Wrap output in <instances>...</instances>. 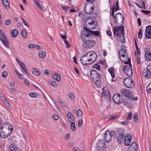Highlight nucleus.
Masks as SVG:
<instances>
[{
	"label": "nucleus",
	"mask_w": 151,
	"mask_h": 151,
	"mask_svg": "<svg viewBox=\"0 0 151 151\" xmlns=\"http://www.w3.org/2000/svg\"><path fill=\"white\" fill-rule=\"evenodd\" d=\"M69 96L72 100H73L74 99V95L73 93H70L69 94Z\"/></svg>",
	"instance_id": "53"
},
{
	"label": "nucleus",
	"mask_w": 151,
	"mask_h": 151,
	"mask_svg": "<svg viewBox=\"0 0 151 151\" xmlns=\"http://www.w3.org/2000/svg\"><path fill=\"white\" fill-rule=\"evenodd\" d=\"M2 1L4 7L6 9H8L10 7V4L7 0H2Z\"/></svg>",
	"instance_id": "28"
},
{
	"label": "nucleus",
	"mask_w": 151,
	"mask_h": 151,
	"mask_svg": "<svg viewBox=\"0 0 151 151\" xmlns=\"http://www.w3.org/2000/svg\"><path fill=\"white\" fill-rule=\"evenodd\" d=\"M147 91L148 93L151 92V86L150 84H149L147 87Z\"/></svg>",
	"instance_id": "52"
},
{
	"label": "nucleus",
	"mask_w": 151,
	"mask_h": 151,
	"mask_svg": "<svg viewBox=\"0 0 151 151\" xmlns=\"http://www.w3.org/2000/svg\"><path fill=\"white\" fill-rule=\"evenodd\" d=\"M17 91V89L15 88H12L10 89V90L9 91L11 92H16Z\"/></svg>",
	"instance_id": "56"
},
{
	"label": "nucleus",
	"mask_w": 151,
	"mask_h": 151,
	"mask_svg": "<svg viewBox=\"0 0 151 151\" xmlns=\"http://www.w3.org/2000/svg\"><path fill=\"white\" fill-rule=\"evenodd\" d=\"M113 99L114 103L117 104L122 103L123 101L122 97L118 93H115L113 95Z\"/></svg>",
	"instance_id": "15"
},
{
	"label": "nucleus",
	"mask_w": 151,
	"mask_h": 151,
	"mask_svg": "<svg viewBox=\"0 0 151 151\" xmlns=\"http://www.w3.org/2000/svg\"><path fill=\"white\" fill-rule=\"evenodd\" d=\"M3 102L6 105L7 107H10L11 106V105L9 102L6 99L5 97L2 99Z\"/></svg>",
	"instance_id": "30"
},
{
	"label": "nucleus",
	"mask_w": 151,
	"mask_h": 151,
	"mask_svg": "<svg viewBox=\"0 0 151 151\" xmlns=\"http://www.w3.org/2000/svg\"><path fill=\"white\" fill-rule=\"evenodd\" d=\"M73 151H81L80 149L77 147H74Z\"/></svg>",
	"instance_id": "64"
},
{
	"label": "nucleus",
	"mask_w": 151,
	"mask_h": 151,
	"mask_svg": "<svg viewBox=\"0 0 151 151\" xmlns=\"http://www.w3.org/2000/svg\"><path fill=\"white\" fill-rule=\"evenodd\" d=\"M58 101L59 104L62 106H65V104L63 101L60 98L58 99Z\"/></svg>",
	"instance_id": "42"
},
{
	"label": "nucleus",
	"mask_w": 151,
	"mask_h": 151,
	"mask_svg": "<svg viewBox=\"0 0 151 151\" xmlns=\"http://www.w3.org/2000/svg\"><path fill=\"white\" fill-rule=\"evenodd\" d=\"M76 114L77 116L78 117H80L82 116V112L80 109H79L77 110Z\"/></svg>",
	"instance_id": "44"
},
{
	"label": "nucleus",
	"mask_w": 151,
	"mask_h": 151,
	"mask_svg": "<svg viewBox=\"0 0 151 151\" xmlns=\"http://www.w3.org/2000/svg\"><path fill=\"white\" fill-rule=\"evenodd\" d=\"M123 83L124 85L129 88H133L134 86L133 81L129 78H125L123 80Z\"/></svg>",
	"instance_id": "13"
},
{
	"label": "nucleus",
	"mask_w": 151,
	"mask_h": 151,
	"mask_svg": "<svg viewBox=\"0 0 151 151\" xmlns=\"http://www.w3.org/2000/svg\"><path fill=\"white\" fill-rule=\"evenodd\" d=\"M94 10V6L93 4L86 3L84 8L85 12L86 14H91L93 13Z\"/></svg>",
	"instance_id": "10"
},
{
	"label": "nucleus",
	"mask_w": 151,
	"mask_h": 151,
	"mask_svg": "<svg viewBox=\"0 0 151 151\" xmlns=\"http://www.w3.org/2000/svg\"><path fill=\"white\" fill-rule=\"evenodd\" d=\"M49 83L54 87H56L57 86V83L55 81H50L49 82Z\"/></svg>",
	"instance_id": "41"
},
{
	"label": "nucleus",
	"mask_w": 151,
	"mask_h": 151,
	"mask_svg": "<svg viewBox=\"0 0 151 151\" xmlns=\"http://www.w3.org/2000/svg\"><path fill=\"white\" fill-rule=\"evenodd\" d=\"M141 11L142 12L144 13L145 14H149L150 13V11L145 10H141Z\"/></svg>",
	"instance_id": "57"
},
{
	"label": "nucleus",
	"mask_w": 151,
	"mask_h": 151,
	"mask_svg": "<svg viewBox=\"0 0 151 151\" xmlns=\"http://www.w3.org/2000/svg\"><path fill=\"white\" fill-rule=\"evenodd\" d=\"M142 29H140L138 33V37L139 39L141 38L142 37Z\"/></svg>",
	"instance_id": "48"
},
{
	"label": "nucleus",
	"mask_w": 151,
	"mask_h": 151,
	"mask_svg": "<svg viewBox=\"0 0 151 151\" xmlns=\"http://www.w3.org/2000/svg\"><path fill=\"white\" fill-rule=\"evenodd\" d=\"M115 4H114V6H112V9H111V10H112L111 15L113 17L114 16V12L115 11Z\"/></svg>",
	"instance_id": "49"
},
{
	"label": "nucleus",
	"mask_w": 151,
	"mask_h": 151,
	"mask_svg": "<svg viewBox=\"0 0 151 151\" xmlns=\"http://www.w3.org/2000/svg\"><path fill=\"white\" fill-rule=\"evenodd\" d=\"M52 76L54 79L58 81L59 82L60 81V76L59 74L57 73H54L52 74Z\"/></svg>",
	"instance_id": "25"
},
{
	"label": "nucleus",
	"mask_w": 151,
	"mask_h": 151,
	"mask_svg": "<svg viewBox=\"0 0 151 151\" xmlns=\"http://www.w3.org/2000/svg\"><path fill=\"white\" fill-rule=\"evenodd\" d=\"M35 48H36L37 49L39 50H41L42 49V48L41 47L37 44H36L35 45Z\"/></svg>",
	"instance_id": "62"
},
{
	"label": "nucleus",
	"mask_w": 151,
	"mask_h": 151,
	"mask_svg": "<svg viewBox=\"0 0 151 151\" xmlns=\"http://www.w3.org/2000/svg\"><path fill=\"white\" fill-rule=\"evenodd\" d=\"M22 35L24 38H26L27 36V32L24 29H23L21 32Z\"/></svg>",
	"instance_id": "37"
},
{
	"label": "nucleus",
	"mask_w": 151,
	"mask_h": 151,
	"mask_svg": "<svg viewBox=\"0 0 151 151\" xmlns=\"http://www.w3.org/2000/svg\"><path fill=\"white\" fill-rule=\"evenodd\" d=\"M131 64L129 65H124L123 68V71L129 77H131L133 75V71L132 69Z\"/></svg>",
	"instance_id": "8"
},
{
	"label": "nucleus",
	"mask_w": 151,
	"mask_h": 151,
	"mask_svg": "<svg viewBox=\"0 0 151 151\" xmlns=\"http://www.w3.org/2000/svg\"><path fill=\"white\" fill-rule=\"evenodd\" d=\"M96 147L98 150L103 151L106 147L104 141L102 139L99 140L96 144Z\"/></svg>",
	"instance_id": "14"
},
{
	"label": "nucleus",
	"mask_w": 151,
	"mask_h": 151,
	"mask_svg": "<svg viewBox=\"0 0 151 151\" xmlns=\"http://www.w3.org/2000/svg\"><path fill=\"white\" fill-rule=\"evenodd\" d=\"M126 47L123 45L120 51L119 52V55L120 60L123 61H125L127 58V54Z\"/></svg>",
	"instance_id": "5"
},
{
	"label": "nucleus",
	"mask_w": 151,
	"mask_h": 151,
	"mask_svg": "<svg viewBox=\"0 0 151 151\" xmlns=\"http://www.w3.org/2000/svg\"><path fill=\"white\" fill-rule=\"evenodd\" d=\"M132 114L131 112H130L129 113L127 117V119L128 120H130L131 119L132 116Z\"/></svg>",
	"instance_id": "54"
},
{
	"label": "nucleus",
	"mask_w": 151,
	"mask_h": 151,
	"mask_svg": "<svg viewBox=\"0 0 151 151\" xmlns=\"http://www.w3.org/2000/svg\"><path fill=\"white\" fill-rule=\"evenodd\" d=\"M67 116L70 123L74 122V117L72 114L69 111H68V115H67Z\"/></svg>",
	"instance_id": "24"
},
{
	"label": "nucleus",
	"mask_w": 151,
	"mask_h": 151,
	"mask_svg": "<svg viewBox=\"0 0 151 151\" xmlns=\"http://www.w3.org/2000/svg\"><path fill=\"white\" fill-rule=\"evenodd\" d=\"M37 7L41 10H42V8L40 6L39 1L35 4Z\"/></svg>",
	"instance_id": "58"
},
{
	"label": "nucleus",
	"mask_w": 151,
	"mask_h": 151,
	"mask_svg": "<svg viewBox=\"0 0 151 151\" xmlns=\"http://www.w3.org/2000/svg\"><path fill=\"white\" fill-rule=\"evenodd\" d=\"M145 35L147 39L151 38V25L147 26L145 29Z\"/></svg>",
	"instance_id": "18"
},
{
	"label": "nucleus",
	"mask_w": 151,
	"mask_h": 151,
	"mask_svg": "<svg viewBox=\"0 0 151 151\" xmlns=\"http://www.w3.org/2000/svg\"><path fill=\"white\" fill-rule=\"evenodd\" d=\"M119 37L120 39H121V42L122 43H124L125 42V40L124 34L119 36Z\"/></svg>",
	"instance_id": "45"
},
{
	"label": "nucleus",
	"mask_w": 151,
	"mask_h": 151,
	"mask_svg": "<svg viewBox=\"0 0 151 151\" xmlns=\"http://www.w3.org/2000/svg\"><path fill=\"white\" fill-rule=\"evenodd\" d=\"M137 146L136 143L133 142L129 147L128 151H137Z\"/></svg>",
	"instance_id": "22"
},
{
	"label": "nucleus",
	"mask_w": 151,
	"mask_h": 151,
	"mask_svg": "<svg viewBox=\"0 0 151 151\" xmlns=\"http://www.w3.org/2000/svg\"><path fill=\"white\" fill-rule=\"evenodd\" d=\"M121 92L123 96L127 97L131 100L133 99L132 93L130 90L124 88L122 89L121 90Z\"/></svg>",
	"instance_id": "11"
},
{
	"label": "nucleus",
	"mask_w": 151,
	"mask_h": 151,
	"mask_svg": "<svg viewBox=\"0 0 151 151\" xmlns=\"http://www.w3.org/2000/svg\"><path fill=\"white\" fill-rule=\"evenodd\" d=\"M87 55L88 57V60L90 64H92L96 60L97 55L96 53L93 51H91L87 53Z\"/></svg>",
	"instance_id": "9"
},
{
	"label": "nucleus",
	"mask_w": 151,
	"mask_h": 151,
	"mask_svg": "<svg viewBox=\"0 0 151 151\" xmlns=\"http://www.w3.org/2000/svg\"><path fill=\"white\" fill-rule=\"evenodd\" d=\"M85 37H86L85 33L82 32L81 38L84 42V44L86 45V47L90 48L95 45L96 43L95 41L93 40L87 39Z\"/></svg>",
	"instance_id": "4"
},
{
	"label": "nucleus",
	"mask_w": 151,
	"mask_h": 151,
	"mask_svg": "<svg viewBox=\"0 0 151 151\" xmlns=\"http://www.w3.org/2000/svg\"><path fill=\"white\" fill-rule=\"evenodd\" d=\"M46 56V53L43 51H40L39 52V56L40 58L44 59Z\"/></svg>",
	"instance_id": "32"
},
{
	"label": "nucleus",
	"mask_w": 151,
	"mask_h": 151,
	"mask_svg": "<svg viewBox=\"0 0 151 151\" xmlns=\"http://www.w3.org/2000/svg\"><path fill=\"white\" fill-rule=\"evenodd\" d=\"M71 124V126L72 130L75 132L76 130V127L75 123L73 122H72L70 123Z\"/></svg>",
	"instance_id": "39"
},
{
	"label": "nucleus",
	"mask_w": 151,
	"mask_h": 151,
	"mask_svg": "<svg viewBox=\"0 0 151 151\" xmlns=\"http://www.w3.org/2000/svg\"><path fill=\"white\" fill-rule=\"evenodd\" d=\"M115 19L114 22L116 24H118V18H120L122 20V22L124 21V16L121 14L118 13L116 14L115 16L113 17Z\"/></svg>",
	"instance_id": "21"
},
{
	"label": "nucleus",
	"mask_w": 151,
	"mask_h": 151,
	"mask_svg": "<svg viewBox=\"0 0 151 151\" xmlns=\"http://www.w3.org/2000/svg\"><path fill=\"white\" fill-rule=\"evenodd\" d=\"M85 22L86 29L88 30H92L96 27L97 22L93 17H88L86 19Z\"/></svg>",
	"instance_id": "2"
},
{
	"label": "nucleus",
	"mask_w": 151,
	"mask_h": 151,
	"mask_svg": "<svg viewBox=\"0 0 151 151\" xmlns=\"http://www.w3.org/2000/svg\"><path fill=\"white\" fill-rule=\"evenodd\" d=\"M141 4L142 5V6H140L139 5L136 4L137 5L139 8H143V7H145V4L144 3V1H141Z\"/></svg>",
	"instance_id": "47"
},
{
	"label": "nucleus",
	"mask_w": 151,
	"mask_h": 151,
	"mask_svg": "<svg viewBox=\"0 0 151 151\" xmlns=\"http://www.w3.org/2000/svg\"><path fill=\"white\" fill-rule=\"evenodd\" d=\"M142 75L145 78L148 79L151 77V65H147L142 71Z\"/></svg>",
	"instance_id": "6"
},
{
	"label": "nucleus",
	"mask_w": 151,
	"mask_h": 151,
	"mask_svg": "<svg viewBox=\"0 0 151 151\" xmlns=\"http://www.w3.org/2000/svg\"><path fill=\"white\" fill-rule=\"evenodd\" d=\"M9 151H21L20 149L18 148L16 145L12 144L10 145L8 148Z\"/></svg>",
	"instance_id": "23"
},
{
	"label": "nucleus",
	"mask_w": 151,
	"mask_h": 151,
	"mask_svg": "<svg viewBox=\"0 0 151 151\" xmlns=\"http://www.w3.org/2000/svg\"><path fill=\"white\" fill-rule=\"evenodd\" d=\"M18 33V30L15 29H13V30L12 33V35L15 38L17 36Z\"/></svg>",
	"instance_id": "33"
},
{
	"label": "nucleus",
	"mask_w": 151,
	"mask_h": 151,
	"mask_svg": "<svg viewBox=\"0 0 151 151\" xmlns=\"http://www.w3.org/2000/svg\"><path fill=\"white\" fill-rule=\"evenodd\" d=\"M88 57L87 55V53L83 55L80 59V61L81 63L85 65L90 64L89 62Z\"/></svg>",
	"instance_id": "16"
},
{
	"label": "nucleus",
	"mask_w": 151,
	"mask_h": 151,
	"mask_svg": "<svg viewBox=\"0 0 151 151\" xmlns=\"http://www.w3.org/2000/svg\"><path fill=\"white\" fill-rule=\"evenodd\" d=\"M132 135L129 134H127L125 135L124 143L125 145L128 146L130 144L132 139Z\"/></svg>",
	"instance_id": "17"
},
{
	"label": "nucleus",
	"mask_w": 151,
	"mask_h": 151,
	"mask_svg": "<svg viewBox=\"0 0 151 151\" xmlns=\"http://www.w3.org/2000/svg\"><path fill=\"white\" fill-rule=\"evenodd\" d=\"M104 139L106 142H110L111 139V133L107 130L104 133Z\"/></svg>",
	"instance_id": "20"
},
{
	"label": "nucleus",
	"mask_w": 151,
	"mask_h": 151,
	"mask_svg": "<svg viewBox=\"0 0 151 151\" xmlns=\"http://www.w3.org/2000/svg\"><path fill=\"white\" fill-rule=\"evenodd\" d=\"M61 37L64 39V41L66 45V36L65 35H63L61 33L60 34Z\"/></svg>",
	"instance_id": "50"
},
{
	"label": "nucleus",
	"mask_w": 151,
	"mask_h": 151,
	"mask_svg": "<svg viewBox=\"0 0 151 151\" xmlns=\"http://www.w3.org/2000/svg\"><path fill=\"white\" fill-rule=\"evenodd\" d=\"M117 132L119 136H124V130L123 128L118 129Z\"/></svg>",
	"instance_id": "29"
},
{
	"label": "nucleus",
	"mask_w": 151,
	"mask_h": 151,
	"mask_svg": "<svg viewBox=\"0 0 151 151\" xmlns=\"http://www.w3.org/2000/svg\"><path fill=\"white\" fill-rule=\"evenodd\" d=\"M109 71L111 74V76L113 78H114L115 77V70L113 68L109 69Z\"/></svg>",
	"instance_id": "31"
},
{
	"label": "nucleus",
	"mask_w": 151,
	"mask_h": 151,
	"mask_svg": "<svg viewBox=\"0 0 151 151\" xmlns=\"http://www.w3.org/2000/svg\"><path fill=\"white\" fill-rule=\"evenodd\" d=\"M72 44L71 43L68 42L67 41V48H70L71 47Z\"/></svg>",
	"instance_id": "63"
},
{
	"label": "nucleus",
	"mask_w": 151,
	"mask_h": 151,
	"mask_svg": "<svg viewBox=\"0 0 151 151\" xmlns=\"http://www.w3.org/2000/svg\"><path fill=\"white\" fill-rule=\"evenodd\" d=\"M0 38L2 42L6 39L4 34L2 32H0Z\"/></svg>",
	"instance_id": "34"
},
{
	"label": "nucleus",
	"mask_w": 151,
	"mask_h": 151,
	"mask_svg": "<svg viewBox=\"0 0 151 151\" xmlns=\"http://www.w3.org/2000/svg\"><path fill=\"white\" fill-rule=\"evenodd\" d=\"M13 130V127L10 123H7L2 125L0 128V136L3 139L9 137Z\"/></svg>",
	"instance_id": "1"
},
{
	"label": "nucleus",
	"mask_w": 151,
	"mask_h": 151,
	"mask_svg": "<svg viewBox=\"0 0 151 151\" xmlns=\"http://www.w3.org/2000/svg\"><path fill=\"white\" fill-rule=\"evenodd\" d=\"M85 30L83 31L82 32H84L85 33L86 37H88L90 35H93L95 36H98L99 35V33L98 31H90L87 29L85 27H84Z\"/></svg>",
	"instance_id": "12"
},
{
	"label": "nucleus",
	"mask_w": 151,
	"mask_h": 151,
	"mask_svg": "<svg viewBox=\"0 0 151 151\" xmlns=\"http://www.w3.org/2000/svg\"><path fill=\"white\" fill-rule=\"evenodd\" d=\"M23 70V71H22V73L26 75H28V72L27 68L25 67V68H22Z\"/></svg>",
	"instance_id": "46"
},
{
	"label": "nucleus",
	"mask_w": 151,
	"mask_h": 151,
	"mask_svg": "<svg viewBox=\"0 0 151 151\" xmlns=\"http://www.w3.org/2000/svg\"><path fill=\"white\" fill-rule=\"evenodd\" d=\"M11 22V19H7L5 22V24L6 25H9Z\"/></svg>",
	"instance_id": "51"
},
{
	"label": "nucleus",
	"mask_w": 151,
	"mask_h": 151,
	"mask_svg": "<svg viewBox=\"0 0 151 151\" xmlns=\"http://www.w3.org/2000/svg\"><path fill=\"white\" fill-rule=\"evenodd\" d=\"M92 68L96 69L98 70H101L100 66L98 64H96L93 65L92 66Z\"/></svg>",
	"instance_id": "43"
},
{
	"label": "nucleus",
	"mask_w": 151,
	"mask_h": 151,
	"mask_svg": "<svg viewBox=\"0 0 151 151\" xmlns=\"http://www.w3.org/2000/svg\"><path fill=\"white\" fill-rule=\"evenodd\" d=\"M18 64L19 65L22 69L23 68H24L25 67L24 63L22 61H21L19 63H18Z\"/></svg>",
	"instance_id": "55"
},
{
	"label": "nucleus",
	"mask_w": 151,
	"mask_h": 151,
	"mask_svg": "<svg viewBox=\"0 0 151 151\" xmlns=\"http://www.w3.org/2000/svg\"><path fill=\"white\" fill-rule=\"evenodd\" d=\"M145 56L146 59L151 60V53L147 50H145Z\"/></svg>",
	"instance_id": "26"
},
{
	"label": "nucleus",
	"mask_w": 151,
	"mask_h": 151,
	"mask_svg": "<svg viewBox=\"0 0 151 151\" xmlns=\"http://www.w3.org/2000/svg\"><path fill=\"white\" fill-rule=\"evenodd\" d=\"M29 47L31 49L33 50L34 48H35V45L32 44H29Z\"/></svg>",
	"instance_id": "60"
},
{
	"label": "nucleus",
	"mask_w": 151,
	"mask_h": 151,
	"mask_svg": "<svg viewBox=\"0 0 151 151\" xmlns=\"http://www.w3.org/2000/svg\"><path fill=\"white\" fill-rule=\"evenodd\" d=\"M111 134V136H113V137H115V136H116V132L114 130H112L110 132Z\"/></svg>",
	"instance_id": "61"
},
{
	"label": "nucleus",
	"mask_w": 151,
	"mask_h": 151,
	"mask_svg": "<svg viewBox=\"0 0 151 151\" xmlns=\"http://www.w3.org/2000/svg\"><path fill=\"white\" fill-rule=\"evenodd\" d=\"M32 71L33 74L36 76H38L41 74L40 71L37 69L34 68H32Z\"/></svg>",
	"instance_id": "27"
},
{
	"label": "nucleus",
	"mask_w": 151,
	"mask_h": 151,
	"mask_svg": "<svg viewBox=\"0 0 151 151\" xmlns=\"http://www.w3.org/2000/svg\"><path fill=\"white\" fill-rule=\"evenodd\" d=\"M8 73L6 71H4L3 72V73H2V76L3 77H6Z\"/></svg>",
	"instance_id": "59"
},
{
	"label": "nucleus",
	"mask_w": 151,
	"mask_h": 151,
	"mask_svg": "<svg viewBox=\"0 0 151 151\" xmlns=\"http://www.w3.org/2000/svg\"><path fill=\"white\" fill-rule=\"evenodd\" d=\"M124 26H116L114 28V34L117 36H119L124 34Z\"/></svg>",
	"instance_id": "7"
},
{
	"label": "nucleus",
	"mask_w": 151,
	"mask_h": 151,
	"mask_svg": "<svg viewBox=\"0 0 151 151\" xmlns=\"http://www.w3.org/2000/svg\"><path fill=\"white\" fill-rule=\"evenodd\" d=\"M2 44L7 48H9V42L7 39L2 42Z\"/></svg>",
	"instance_id": "36"
},
{
	"label": "nucleus",
	"mask_w": 151,
	"mask_h": 151,
	"mask_svg": "<svg viewBox=\"0 0 151 151\" xmlns=\"http://www.w3.org/2000/svg\"><path fill=\"white\" fill-rule=\"evenodd\" d=\"M15 71L17 76L20 79H23L24 78V76L20 73L17 70H15Z\"/></svg>",
	"instance_id": "35"
},
{
	"label": "nucleus",
	"mask_w": 151,
	"mask_h": 151,
	"mask_svg": "<svg viewBox=\"0 0 151 151\" xmlns=\"http://www.w3.org/2000/svg\"><path fill=\"white\" fill-rule=\"evenodd\" d=\"M102 96L104 97L105 98L108 99L109 101H110L111 99L109 91L108 89L103 90Z\"/></svg>",
	"instance_id": "19"
},
{
	"label": "nucleus",
	"mask_w": 151,
	"mask_h": 151,
	"mask_svg": "<svg viewBox=\"0 0 151 151\" xmlns=\"http://www.w3.org/2000/svg\"><path fill=\"white\" fill-rule=\"evenodd\" d=\"M90 77L93 80L95 84L97 86L99 87L101 85V80L99 74L95 70L92 69L90 73Z\"/></svg>",
	"instance_id": "3"
},
{
	"label": "nucleus",
	"mask_w": 151,
	"mask_h": 151,
	"mask_svg": "<svg viewBox=\"0 0 151 151\" xmlns=\"http://www.w3.org/2000/svg\"><path fill=\"white\" fill-rule=\"evenodd\" d=\"M124 136H118L117 138V141L119 143H120L123 142Z\"/></svg>",
	"instance_id": "40"
},
{
	"label": "nucleus",
	"mask_w": 151,
	"mask_h": 151,
	"mask_svg": "<svg viewBox=\"0 0 151 151\" xmlns=\"http://www.w3.org/2000/svg\"><path fill=\"white\" fill-rule=\"evenodd\" d=\"M29 95L32 97L36 98L37 97L38 94L36 93L30 92L29 93Z\"/></svg>",
	"instance_id": "38"
}]
</instances>
